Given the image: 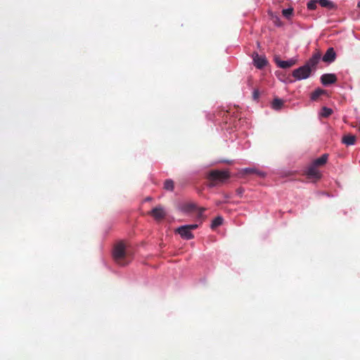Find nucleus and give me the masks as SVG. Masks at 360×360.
<instances>
[{
  "instance_id": "8",
  "label": "nucleus",
  "mask_w": 360,
  "mask_h": 360,
  "mask_svg": "<svg viewBox=\"0 0 360 360\" xmlns=\"http://www.w3.org/2000/svg\"><path fill=\"white\" fill-rule=\"evenodd\" d=\"M337 81V77L335 74H323L321 77V82L324 86H328L335 83Z\"/></svg>"
},
{
  "instance_id": "12",
  "label": "nucleus",
  "mask_w": 360,
  "mask_h": 360,
  "mask_svg": "<svg viewBox=\"0 0 360 360\" xmlns=\"http://www.w3.org/2000/svg\"><path fill=\"white\" fill-rule=\"evenodd\" d=\"M328 155L325 153L322 155L320 158L314 160L311 164L316 167L323 166L328 160Z\"/></svg>"
},
{
  "instance_id": "3",
  "label": "nucleus",
  "mask_w": 360,
  "mask_h": 360,
  "mask_svg": "<svg viewBox=\"0 0 360 360\" xmlns=\"http://www.w3.org/2000/svg\"><path fill=\"white\" fill-rule=\"evenodd\" d=\"M198 226L197 224L184 225L177 228L175 232L179 233L183 239L191 240L194 238L192 231L195 230Z\"/></svg>"
},
{
  "instance_id": "7",
  "label": "nucleus",
  "mask_w": 360,
  "mask_h": 360,
  "mask_svg": "<svg viewBox=\"0 0 360 360\" xmlns=\"http://www.w3.org/2000/svg\"><path fill=\"white\" fill-rule=\"evenodd\" d=\"M254 65L258 69H262L267 64V60L264 56H259L257 53L252 55Z\"/></svg>"
},
{
  "instance_id": "16",
  "label": "nucleus",
  "mask_w": 360,
  "mask_h": 360,
  "mask_svg": "<svg viewBox=\"0 0 360 360\" xmlns=\"http://www.w3.org/2000/svg\"><path fill=\"white\" fill-rule=\"evenodd\" d=\"M326 93V91L321 89H317L311 94V100L317 101L319 98Z\"/></svg>"
},
{
  "instance_id": "20",
  "label": "nucleus",
  "mask_w": 360,
  "mask_h": 360,
  "mask_svg": "<svg viewBox=\"0 0 360 360\" xmlns=\"http://www.w3.org/2000/svg\"><path fill=\"white\" fill-rule=\"evenodd\" d=\"M164 188L167 191H173L174 189V181L172 179H167L164 184Z\"/></svg>"
},
{
  "instance_id": "26",
  "label": "nucleus",
  "mask_w": 360,
  "mask_h": 360,
  "mask_svg": "<svg viewBox=\"0 0 360 360\" xmlns=\"http://www.w3.org/2000/svg\"><path fill=\"white\" fill-rule=\"evenodd\" d=\"M259 96V92L257 90L254 91L253 92V98L254 99H257Z\"/></svg>"
},
{
  "instance_id": "24",
  "label": "nucleus",
  "mask_w": 360,
  "mask_h": 360,
  "mask_svg": "<svg viewBox=\"0 0 360 360\" xmlns=\"http://www.w3.org/2000/svg\"><path fill=\"white\" fill-rule=\"evenodd\" d=\"M205 210V208L204 207H200V208H198V214H197V219L198 220H200L202 221V220L204 219V215H203V212Z\"/></svg>"
},
{
  "instance_id": "15",
  "label": "nucleus",
  "mask_w": 360,
  "mask_h": 360,
  "mask_svg": "<svg viewBox=\"0 0 360 360\" xmlns=\"http://www.w3.org/2000/svg\"><path fill=\"white\" fill-rule=\"evenodd\" d=\"M342 141L347 146L354 145L356 142V136L354 135H345L342 137Z\"/></svg>"
},
{
  "instance_id": "10",
  "label": "nucleus",
  "mask_w": 360,
  "mask_h": 360,
  "mask_svg": "<svg viewBox=\"0 0 360 360\" xmlns=\"http://www.w3.org/2000/svg\"><path fill=\"white\" fill-rule=\"evenodd\" d=\"M321 53L320 52H316L313 54V56L309 59L305 65H307L309 68H315L316 65L319 63L321 59Z\"/></svg>"
},
{
  "instance_id": "23",
  "label": "nucleus",
  "mask_w": 360,
  "mask_h": 360,
  "mask_svg": "<svg viewBox=\"0 0 360 360\" xmlns=\"http://www.w3.org/2000/svg\"><path fill=\"white\" fill-rule=\"evenodd\" d=\"M292 13H293V9L291 8L283 9L282 11L283 16L285 17L286 18H290L291 15H292Z\"/></svg>"
},
{
  "instance_id": "22",
  "label": "nucleus",
  "mask_w": 360,
  "mask_h": 360,
  "mask_svg": "<svg viewBox=\"0 0 360 360\" xmlns=\"http://www.w3.org/2000/svg\"><path fill=\"white\" fill-rule=\"evenodd\" d=\"M318 0H311L307 3V8L311 11H314L316 8V4H318Z\"/></svg>"
},
{
  "instance_id": "25",
  "label": "nucleus",
  "mask_w": 360,
  "mask_h": 360,
  "mask_svg": "<svg viewBox=\"0 0 360 360\" xmlns=\"http://www.w3.org/2000/svg\"><path fill=\"white\" fill-rule=\"evenodd\" d=\"M245 190L242 187H239L236 189V192L237 193V195H238L240 197L242 196V195L243 194Z\"/></svg>"
},
{
  "instance_id": "17",
  "label": "nucleus",
  "mask_w": 360,
  "mask_h": 360,
  "mask_svg": "<svg viewBox=\"0 0 360 360\" xmlns=\"http://www.w3.org/2000/svg\"><path fill=\"white\" fill-rule=\"evenodd\" d=\"M318 2L321 6L328 8L329 9H333L335 7L333 2L330 1V0H318Z\"/></svg>"
},
{
  "instance_id": "14",
  "label": "nucleus",
  "mask_w": 360,
  "mask_h": 360,
  "mask_svg": "<svg viewBox=\"0 0 360 360\" xmlns=\"http://www.w3.org/2000/svg\"><path fill=\"white\" fill-rule=\"evenodd\" d=\"M243 174H256L259 176H261V177H264L265 176V173L263 172H261L255 168H245L244 169H243Z\"/></svg>"
},
{
  "instance_id": "27",
  "label": "nucleus",
  "mask_w": 360,
  "mask_h": 360,
  "mask_svg": "<svg viewBox=\"0 0 360 360\" xmlns=\"http://www.w3.org/2000/svg\"><path fill=\"white\" fill-rule=\"evenodd\" d=\"M357 6L360 8V2L358 3Z\"/></svg>"
},
{
  "instance_id": "18",
  "label": "nucleus",
  "mask_w": 360,
  "mask_h": 360,
  "mask_svg": "<svg viewBox=\"0 0 360 360\" xmlns=\"http://www.w3.org/2000/svg\"><path fill=\"white\" fill-rule=\"evenodd\" d=\"M283 100L280 99V98H274L272 101V103H271V105H272V108L274 109V110H279L281 108V107L283 106Z\"/></svg>"
},
{
  "instance_id": "1",
  "label": "nucleus",
  "mask_w": 360,
  "mask_h": 360,
  "mask_svg": "<svg viewBox=\"0 0 360 360\" xmlns=\"http://www.w3.org/2000/svg\"><path fill=\"white\" fill-rule=\"evenodd\" d=\"M231 177L230 172L228 170H211L207 174L209 186L214 187L224 184Z\"/></svg>"
},
{
  "instance_id": "5",
  "label": "nucleus",
  "mask_w": 360,
  "mask_h": 360,
  "mask_svg": "<svg viewBox=\"0 0 360 360\" xmlns=\"http://www.w3.org/2000/svg\"><path fill=\"white\" fill-rule=\"evenodd\" d=\"M304 174H306L307 179L314 181L319 180L322 176V174L319 168L311 164L307 167Z\"/></svg>"
},
{
  "instance_id": "6",
  "label": "nucleus",
  "mask_w": 360,
  "mask_h": 360,
  "mask_svg": "<svg viewBox=\"0 0 360 360\" xmlns=\"http://www.w3.org/2000/svg\"><path fill=\"white\" fill-rule=\"evenodd\" d=\"M150 214L157 221L163 219L166 216V212L161 205L154 207L150 212Z\"/></svg>"
},
{
  "instance_id": "2",
  "label": "nucleus",
  "mask_w": 360,
  "mask_h": 360,
  "mask_svg": "<svg viewBox=\"0 0 360 360\" xmlns=\"http://www.w3.org/2000/svg\"><path fill=\"white\" fill-rule=\"evenodd\" d=\"M112 256L115 262L120 266H125L129 263L125 246L122 242L115 246Z\"/></svg>"
},
{
  "instance_id": "28",
  "label": "nucleus",
  "mask_w": 360,
  "mask_h": 360,
  "mask_svg": "<svg viewBox=\"0 0 360 360\" xmlns=\"http://www.w3.org/2000/svg\"><path fill=\"white\" fill-rule=\"evenodd\" d=\"M358 129H359V131H360V123H359V126Z\"/></svg>"
},
{
  "instance_id": "19",
  "label": "nucleus",
  "mask_w": 360,
  "mask_h": 360,
  "mask_svg": "<svg viewBox=\"0 0 360 360\" xmlns=\"http://www.w3.org/2000/svg\"><path fill=\"white\" fill-rule=\"evenodd\" d=\"M222 223H223V218L221 217H217L212 220V222L211 224V228L212 229H214L217 228V226L221 225Z\"/></svg>"
},
{
  "instance_id": "21",
  "label": "nucleus",
  "mask_w": 360,
  "mask_h": 360,
  "mask_svg": "<svg viewBox=\"0 0 360 360\" xmlns=\"http://www.w3.org/2000/svg\"><path fill=\"white\" fill-rule=\"evenodd\" d=\"M333 113V110L327 107H323L321 109V115L323 117H328Z\"/></svg>"
},
{
  "instance_id": "4",
  "label": "nucleus",
  "mask_w": 360,
  "mask_h": 360,
  "mask_svg": "<svg viewBox=\"0 0 360 360\" xmlns=\"http://www.w3.org/2000/svg\"><path fill=\"white\" fill-rule=\"evenodd\" d=\"M311 72V68H309L307 65H303L297 68L292 71V76L298 80L304 79L308 78Z\"/></svg>"
},
{
  "instance_id": "11",
  "label": "nucleus",
  "mask_w": 360,
  "mask_h": 360,
  "mask_svg": "<svg viewBox=\"0 0 360 360\" xmlns=\"http://www.w3.org/2000/svg\"><path fill=\"white\" fill-rule=\"evenodd\" d=\"M276 65L283 69L289 68L295 64V60L290 59L288 60H281L278 57L275 58Z\"/></svg>"
},
{
  "instance_id": "9",
  "label": "nucleus",
  "mask_w": 360,
  "mask_h": 360,
  "mask_svg": "<svg viewBox=\"0 0 360 360\" xmlns=\"http://www.w3.org/2000/svg\"><path fill=\"white\" fill-rule=\"evenodd\" d=\"M336 58V53L333 47L328 49L326 53L323 55L322 60L327 63H331L335 61Z\"/></svg>"
},
{
  "instance_id": "13",
  "label": "nucleus",
  "mask_w": 360,
  "mask_h": 360,
  "mask_svg": "<svg viewBox=\"0 0 360 360\" xmlns=\"http://www.w3.org/2000/svg\"><path fill=\"white\" fill-rule=\"evenodd\" d=\"M198 207L195 203L188 202L183 205L181 207V211L185 213H191L197 211Z\"/></svg>"
}]
</instances>
